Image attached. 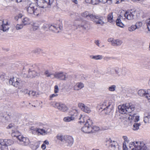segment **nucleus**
<instances>
[{"label": "nucleus", "mask_w": 150, "mask_h": 150, "mask_svg": "<svg viewBox=\"0 0 150 150\" xmlns=\"http://www.w3.org/2000/svg\"><path fill=\"white\" fill-rule=\"evenodd\" d=\"M13 125L14 124H10L8 126L7 128H11L13 126Z\"/></svg>", "instance_id": "nucleus-61"}, {"label": "nucleus", "mask_w": 150, "mask_h": 150, "mask_svg": "<svg viewBox=\"0 0 150 150\" xmlns=\"http://www.w3.org/2000/svg\"><path fill=\"white\" fill-rule=\"evenodd\" d=\"M123 139L124 140L125 142H128V138L127 137L124 136L123 137Z\"/></svg>", "instance_id": "nucleus-57"}, {"label": "nucleus", "mask_w": 150, "mask_h": 150, "mask_svg": "<svg viewBox=\"0 0 150 150\" xmlns=\"http://www.w3.org/2000/svg\"><path fill=\"white\" fill-rule=\"evenodd\" d=\"M11 135L12 137H16L17 139L18 136H21L20 135V133L18 131H14L13 130H12Z\"/></svg>", "instance_id": "nucleus-33"}, {"label": "nucleus", "mask_w": 150, "mask_h": 150, "mask_svg": "<svg viewBox=\"0 0 150 150\" xmlns=\"http://www.w3.org/2000/svg\"><path fill=\"white\" fill-rule=\"evenodd\" d=\"M58 95V94H57L56 93H55L54 94H52L50 96V100H52V98H54V97H57Z\"/></svg>", "instance_id": "nucleus-49"}, {"label": "nucleus", "mask_w": 150, "mask_h": 150, "mask_svg": "<svg viewBox=\"0 0 150 150\" xmlns=\"http://www.w3.org/2000/svg\"><path fill=\"white\" fill-rule=\"evenodd\" d=\"M0 142H2V144H3L5 149H6V148H7L8 146L11 145L13 143V141L10 139L8 140L6 139L4 140L3 139H0Z\"/></svg>", "instance_id": "nucleus-18"}, {"label": "nucleus", "mask_w": 150, "mask_h": 150, "mask_svg": "<svg viewBox=\"0 0 150 150\" xmlns=\"http://www.w3.org/2000/svg\"><path fill=\"white\" fill-rule=\"evenodd\" d=\"M117 112H113L111 115H109L110 117L111 118V120L112 121H114L117 120L118 117V115Z\"/></svg>", "instance_id": "nucleus-24"}, {"label": "nucleus", "mask_w": 150, "mask_h": 150, "mask_svg": "<svg viewBox=\"0 0 150 150\" xmlns=\"http://www.w3.org/2000/svg\"><path fill=\"white\" fill-rule=\"evenodd\" d=\"M52 28H53L55 30V32H58L59 31L57 32L56 31V30H57L58 29H60V27H59V25H51V26L49 27V29L50 30H53L52 29Z\"/></svg>", "instance_id": "nucleus-34"}, {"label": "nucleus", "mask_w": 150, "mask_h": 150, "mask_svg": "<svg viewBox=\"0 0 150 150\" xmlns=\"http://www.w3.org/2000/svg\"><path fill=\"white\" fill-rule=\"evenodd\" d=\"M128 119L129 120H132L135 122H138L139 120V117L134 114L133 115L129 114Z\"/></svg>", "instance_id": "nucleus-21"}, {"label": "nucleus", "mask_w": 150, "mask_h": 150, "mask_svg": "<svg viewBox=\"0 0 150 150\" xmlns=\"http://www.w3.org/2000/svg\"><path fill=\"white\" fill-rule=\"evenodd\" d=\"M57 137L58 139L61 142L67 143V146H70L73 143L74 139L71 136L58 135Z\"/></svg>", "instance_id": "nucleus-5"}, {"label": "nucleus", "mask_w": 150, "mask_h": 150, "mask_svg": "<svg viewBox=\"0 0 150 150\" xmlns=\"http://www.w3.org/2000/svg\"><path fill=\"white\" fill-rule=\"evenodd\" d=\"M148 93V91H144L143 90H139L138 91V94L141 96H144L146 97V95Z\"/></svg>", "instance_id": "nucleus-26"}, {"label": "nucleus", "mask_w": 150, "mask_h": 150, "mask_svg": "<svg viewBox=\"0 0 150 150\" xmlns=\"http://www.w3.org/2000/svg\"><path fill=\"white\" fill-rule=\"evenodd\" d=\"M100 108L103 109L102 111L106 115H111L113 111L112 103L108 101H105L101 105Z\"/></svg>", "instance_id": "nucleus-3"}, {"label": "nucleus", "mask_w": 150, "mask_h": 150, "mask_svg": "<svg viewBox=\"0 0 150 150\" xmlns=\"http://www.w3.org/2000/svg\"><path fill=\"white\" fill-rule=\"evenodd\" d=\"M2 143L1 142H0V150H5L4 149V146L3 144H2Z\"/></svg>", "instance_id": "nucleus-50"}, {"label": "nucleus", "mask_w": 150, "mask_h": 150, "mask_svg": "<svg viewBox=\"0 0 150 150\" xmlns=\"http://www.w3.org/2000/svg\"><path fill=\"white\" fill-rule=\"evenodd\" d=\"M91 20L95 22L96 24L103 25L104 23L103 21L104 17L96 15H91Z\"/></svg>", "instance_id": "nucleus-9"}, {"label": "nucleus", "mask_w": 150, "mask_h": 150, "mask_svg": "<svg viewBox=\"0 0 150 150\" xmlns=\"http://www.w3.org/2000/svg\"><path fill=\"white\" fill-rule=\"evenodd\" d=\"M119 112L122 114H129L134 111L135 106L131 103H127L118 106Z\"/></svg>", "instance_id": "nucleus-2"}, {"label": "nucleus", "mask_w": 150, "mask_h": 150, "mask_svg": "<svg viewBox=\"0 0 150 150\" xmlns=\"http://www.w3.org/2000/svg\"><path fill=\"white\" fill-rule=\"evenodd\" d=\"M39 1V5L37 6L35 3H31L28 5L27 8L28 13L38 16L41 12V8H50L52 3L53 0H36Z\"/></svg>", "instance_id": "nucleus-1"}, {"label": "nucleus", "mask_w": 150, "mask_h": 150, "mask_svg": "<svg viewBox=\"0 0 150 150\" xmlns=\"http://www.w3.org/2000/svg\"><path fill=\"white\" fill-rule=\"evenodd\" d=\"M42 51H43L42 50L40 49H38L34 50V52L35 53L39 54L41 52H42Z\"/></svg>", "instance_id": "nucleus-45"}, {"label": "nucleus", "mask_w": 150, "mask_h": 150, "mask_svg": "<svg viewBox=\"0 0 150 150\" xmlns=\"http://www.w3.org/2000/svg\"><path fill=\"white\" fill-rule=\"evenodd\" d=\"M5 74H3L2 75H0V78L2 80L4 79L5 78Z\"/></svg>", "instance_id": "nucleus-56"}, {"label": "nucleus", "mask_w": 150, "mask_h": 150, "mask_svg": "<svg viewBox=\"0 0 150 150\" xmlns=\"http://www.w3.org/2000/svg\"><path fill=\"white\" fill-rule=\"evenodd\" d=\"M78 21L75 22L74 26L76 27V28H82L83 30H88L89 28V25L88 23L85 21H82L81 23H80Z\"/></svg>", "instance_id": "nucleus-10"}, {"label": "nucleus", "mask_w": 150, "mask_h": 150, "mask_svg": "<svg viewBox=\"0 0 150 150\" xmlns=\"http://www.w3.org/2000/svg\"><path fill=\"white\" fill-rule=\"evenodd\" d=\"M53 104L54 105L53 107L57 108L63 112H66L68 110V108L64 104L55 102H54Z\"/></svg>", "instance_id": "nucleus-12"}, {"label": "nucleus", "mask_w": 150, "mask_h": 150, "mask_svg": "<svg viewBox=\"0 0 150 150\" xmlns=\"http://www.w3.org/2000/svg\"><path fill=\"white\" fill-rule=\"evenodd\" d=\"M9 82L10 84L19 88L23 86L24 82L20 78L13 77L9 79Z\"/></svg>", "instance_id": "nucleus-7"}, {"label": "nucleus", "mask_w": 150, "mask_h": 150, "mask_svg": "<svg viewBox=\"0 0 150 150\" xmlns=\"http://www.w3.org/2000/svg\"><path fill=\"white\" fill-rule=\"evenodd\" d=\"M115 72L117 76H125L126 73V71L125 69L124 68H122L121 69V72H120L119 71L118 68H116L114 69Z\"/></svg>", "instance_id": "nucleus-16"}, {"label": "nucleus", "mask_w": 150, "mask_h": 150, "mask_svg": "<svg viewBox=\"0 0 150 150\" xmlns=\"http://www.w3.org/2000/svg\"><path fill=\"white\" fill-rule=\"evenodd\" d=\"M67 85L69 86V87H70V89H71L72 88L71 83H68Z\"/></svg>", "instance_id": "nucleus-62"}, {"label": "nucleus", "mask_w": 150, "mask_h": 150, "mask_svg": "<svg viewBox=\"0 0 150 150\" xmlns=\"http://www.w3.org/2000/svg\"><path fill=\"white\" fill-rule=\"evenodd\" d=\"M67 77V75L63 72H56L55 74H54L52 79L56 78L61 80H65Z\"/></svg>", "instance_id": "nucleus-11"}, {"label": "nucleus", "mask_w": 150, "mask_h": 150, "mask_svg": "<svg viewBox=\"0 0 150 150\" xmlns=\"http://www.w3.org/2000/svg\"><path fill=\"white\" fill-rule=\"evenodd\" d=\"M93 122L89 119L86 120V124L81 128V130L84 133H90L92 131L93 127L92 126Z\"/></svg>", "instance_id": "nucleus-8"}, {"label": "nucleus", "mask_w": 150, "mask_h": 150, "mask_svg": "<svg viewBox=\"0 0 150 150\" xmlns=\"http://www.w3.org/2000/svg\"><path fill=\"white\" fill-rule=\"evenodd\" d=\"M141 125L140 123H135L133 125V129L134 130H137L139 129V126Z\"/></svg>", "instance_id": "nucleus-36"}, {"label": "nucleus", "mask_w": 150, "mask_h": 150, "mask_svg": "<svg viewBox=\"0 0 150 150\" xmlns=\"http://www.w3.org/2000/svg\"><path fill=\"white\" fill-rule=\"evenodd\" d=\"M18 139L21 142V143L24 145L27 146L30 143L28 138L23 137V136H18Z\"/></svg>", "instance_id": "nucleus-15"}, {"label": "nucleus", "mask_w": 150, "mask_h": 150, "mask_svg": "<svg viewBox=\"0 0 150 150\" xmlns=\"http://www.w3.org/2000/svg\"><path fill=\"white\" fill-rule=\"evenodd\" d=\"M110 148L111 150H119V146L116 142L115 141H111Z\"/></svg>", "instance_id": "nucleus-19"}, {"label": "nucleus", "mask_w": 150, "mask_h": 150, "mask_svg": "<svg viewBox=\"0 0 150 150\" xmlns=\"http://www.w3.org/2000/svg\"><path fill=\"white\" fill-rule=\"evenodd\" d=\"M37 131L38 133L42 135L47 134L50 132V131L47 132L44 129H40L39 128H37Z\"/></svg>", "instance_id": "nucleus-23"}, {"label": "nucleus", "mask_w": 150, "mask_h": 150, "mask_svg": "<svg viewBox=\"0 0 150 150\" xmlns=\"http://www.w3.org/2000/svg\"><path fill=\"white\" fill-rule=\"evenodd\" d=\"M144 121L145 123H150V115L148 114L146 115H145L144 117Z\"/></svg>", "instance_id": "nucleus-27"}, {"label": "nucleus", "mask_w": 150, "mask_h": 150, "mask_svg": "<svg viewBox=\"0 0 150 150\" xmlns=\"http://www.w3.org/2000/svg\"><path fill=\"white\" fill-rule=\"evenodd\" d=\"M78 106L82 111L85 113H89L91 111L90 108L88 106L82 103H79Z\"/></svg>", "instance_id": "nucleus-13"}, {"label": "nucleus", "mask_w": 150, "mask_h": 150, "mask_svg": "<svg viewBox=\"0 0 150 150\" xmlns=\"http://www.w3.org/2000/svg\"><path fill=\"white\" fill-rule=\"evenodd\" d=\"M8 26L7 22H6V23H4L3 21L0 20V30H2L3 31H6L9 28Z\"/></svg>", "instance_id": "nucleus-17"}, {"label": "nucleus", "mask_w": 150, "mask_h": 150, "mask_svg": "<svg viewBox=\"0 0 150 150\" xmlns=\"http://www.w3.org/2000/svg\"><path fill=\"white\" fill-rule=\"evenodd\" d=\"M30 19L27 17L24 18L22 21L23 24L24 25L30 24Z\"/></svg>", "instance_id": "nucleus-28"}, {"label": "nucleus", "mask_w": 150, "mask_h": 150, "mask_svg": "<svg viewBox=\"0 0 150 150\" xmlns=\"http://www.w3.org/2000/svg\"><path fill=\"white\" fill-rule=\"evenodd\" d=\"M116 86L115 85H112L109 87L108 90L110 91H114L115 90Z\"/></svg>", "instance_id": "nucleus-41"}, {"label": "nucleus", "mask_w": 150, "mask_h": 150, "mask_svg": "<svg viewBox=\"0 0 150 150\" xmlns=\"http://www.w3.org/2000/svg\"><path fill=\"white\" fill-rule=\"evenodd\" d=\"M115 41H116V40H113L112 43H111V44L112 45L114 46H116V42Z\"/></svg>", "instance_id": "nucleus-54"}, {"label": "nucleus", "mask_w": 150, "mask_h": 150, "mask_svg": "<svg viewBox=\"0 0 150 150\" xmlns=\"http://www.w3.org/2000/svg\"><path fill=\"white\" fill-rule=\"evenodd\" d=\"M146 95V98L148 99L149 101L150 102V96H148V95H149V93H148Z\"/></svg>", "instance_id": "nucleus-60"}, {"label": "nucleus", "mask_w": 150, "mask_h": 150, "mask_svg": "<svg viewBox=\"0 0 150 150\" xmlns=\"http://www.w3.org/2000/svg\"><path fill=\"white\" fill-rule=\"evenodd\" d=\"M108 73L112 75L114 74V72L113 69L109 67L108 68Z\"/></svg>", "instance_id": "nucleus-43"}, {"label": "nucleus", "mask_w": 150, "mask_h": 150, "mask_svg": "<svg viewBox=\"0 0 150 150\" xmlns=\"http://www.w3.org/2000/svg\"><path fill=\"white\" fill-rule=\"evenodd\" d=\"M115 41L116 42V46L121 45L122 43V40L118 39L116 40V41Z\"/></svg>", "instance_id": "nucleus-46"}, {"label": "nucleus", "mask_w": 150, "mask_h": 150, "mask_svg": "<svg viewBox=\"0 0 150 150\" xmlns=\"http://www.w3.org/2000/svg\"><path fill=\"white\" fill-rule=\"evenodd\" d=\"M28 95L30 96L37 97L38 95V92H35L33 91H29L28 93Z\"/></svg>", "instance_id": "nucleus-29"}, {"label": "nucleus", "mask_w": 150, "mask_h": 150, "mask_svg": "<svg viewBox=\"0 0 150 150\" xmlns=\"http://www.w3.org/2000/svg\"><path fill=\"white\" fill-rule=\"evenodd\" d=\"M39 28V26L38 25L35 23L34 24L33 26V30H35L38 29Z\"/></svg>", "instance_id": "nucleus-47"}, {"label": "nucleus", "mask_w": 150, "mask_h": 150, "mask_svg": "<svg viewBox=\"0 0 150 150\" xmlns=\"http://www.w3.org/2000/svg\"><path fill=\"white\" fill-rule=\"evenodd\" d=\"M85 117L84 116H83V115L81 114L78 117L79 120H80L79 122L80 123H83L85 122Z\"/></svg>", "instance_id": "nucleus-37"}, {"label": "nucleus", "mask_w": 150, "mask_h": 150, "mask_svg": "<svg viewBox=\"0 0 150 150\" xmlns=\"http://www.w3.org/2000/svg\"><path fill=\"white\" fill-rule=\"evenodd\" d=\"M49 25L46 24H45L43 26V28L45 29H47L48 28H49Z\"/></svg>", "instance_id": "nucleus-55"}, {"label": "nucleus", "mask_w": 150, "mask_h": 150, "mask_svg": "<svg viewBox=\"0 0 150 150\" xmlns=\"http://www.w3.org/2000/svg\"><path fill=\"white\" fill-rule=\"evenodd\" d=\"M81 15L83 17L87 18L88 19H91V18L90 16L91 15H93L92 14H89L88 12L86 11L82 13H81Z\"/></svg>", "instance_id": "nucleus-25"}, {"label": "nucleus", "mask_w": 150, "mask_h": 150, "mask_svg": "<svg viewBox=\"0 0 150 150\" xmlns=\"http://www.w3.org/2000/svg\"><path fill=\"white\" fill-rule=\"evenodd\" d=\"M146 25L148 31H150V18L146 20Z\"/></svg>", "instance_id": "nucleus-40"}, {"label": "nucleus", "mask_w": 150, "mask_h": 150, "mask_svg": "<svg viewBox=\"0 0 150 150\" xmlns=\"http://www.w3.org/2000/svg\"><path fill=\"white\" fill-rule=\"evenodd\" d=\"M136 29L135 25H132L130 27H128V30L131 32L135 30Z\"/></svg>", "instance_id": "nucleus-39"}, {"label": "nucleus", "mask_w": 150, "mask_h": 150, "mask_svg": "<svg viewBox=\"0 0 150 150\" xmlns=\"http://www.w3.org/2000/svg\"><path fill=\"white\" fill-rule=\"evenodd\" d=\"M44 74L47 77H50L52 78V77L53 76L54 74L52 73L48 70H46L44 72Z\"/></svg>", "instance_id": "nucleus-31"}, {"label": "nucleus", "mask_w": 150, "mask_h": 150, "mask_svg": "<svg viewBox=\"0 0 150 150\" xmlns=\"http://www.w3.org/2000/svg\"><path fill=\"white\" fill-rule=\"evenodd\" d=\"M59 88L58 86L57 85H55L54 86V92L55 93H57L58 92Z\"/></svg>", "instance_id": "nucleus-51"}, {"label": "nucleus", "mask_w": 150, "mask_h": 150, "mask_svg": "<svg viewBox=\"0 0 150 150\" xmlns=\"http://www.w3.org/2000/svg\"><path fill=\"white\" fill-rule=\"evenodd\" d=\"M70 116L65 117L64 118V121L66 122H69L73 121L75 119L78 118L79 115L78 110L76 109H71L69 111Z\"/></svg>", "instance_id": "nucleus-6"}, {"label": "nucleus", "mask_w": 150, "mask_h": 150, "mask_svg": "<svg viewBox=\"0 0 150 150\" xmlns=\"http://www.w3.org/2000/svg\"><path fill=\"white\" fill-rule=\"evenodd\" d=\"M123 150H128V148L126 146L125 142H123Z\"/></svg>", "instance_id": "nucleus-53"}, {"label": "nucleus", "mask_w": 150, "mask_h": 150, "mask_svg": "<svg viewBox=\"0 0 150 150\" xmlns=\"http://www.w3.org/2000/svg\"><path fill=\"white\" fill-rule=\"evenodd\" d=\"M137 29H138L141 28L142 25V23L141 22H138L136 23L135 25Z\"/></svg>", "instance_id": "nucleus-42"}, {"label": "nucleus", "mask_w": 150, "mask_h": 150, "mask_svg": "<svg viewBox=\"0 0 150 150\" xmlns=\"http://www.w3.org/2000/svg\"><path fill=\"white\" fill-rule=\"evenodd\" d=\"M113 39L112 38H110L108 39V42H111L112 43Z\"/></svg>", "instance_id": "nucleus-63"}, {"label": "nucleus", "mask_w": 150, "mask_h": 150, "mask_svg": "<svg viewBox=\"0 0 150 150\" xmlns=\"http://www.w3.org/2000/svg\"><path fill=\"white\" fill-rule=\"evenodd\" d=\"M108 1H111L112 0H99L100 2H102L103 3L106 2Z\"/></svg>", "instance_id": "nucleus-59"}, {"label": "nucleus", "mask_w": 150, "mask_h": 150, "mask_svg": "<svg viewBox=\"0 0 150 150\" xmlns=\"http://www.w3.org/2000/svg\"><path fill=\"white\" fill-rule=\"evenodd\" d=\"M37 128H34V127H31L30 128V132L31 133H32L33 134H35L36 133H37Z\"/></svg>", "instance_id": "nucleus-38"}, {"label": "nucleus", "mask_w": 150, "mask_h": 150, "mask_svg": "<svg viewBox=\"0 0 150 150\" xmlns=\"http://www.w3.org/2000/svg\"><path fill=\"white\" fill-rule=\"evenodd\" d=\"M84 87L83 84L81 82H79L75 85L74 89L75 90H79Z\"/></svg>", "instance_id": "nucleus-22"}, {"label": "nucleus", "mask_w": 150, "mask_h": 150, "mask_svg": "<svg viewBox=\"0 0 150 150\" xmlns=\"http://www.w3.org/2000/svg\"><path fill=\"white\" fill-rule=\"evenodd\" d=\"M99 40H97L96 41H95V43L96 44L98 45V46H99L100 43H99Z\"/></svg>", "instance_id": "nucleus-58"}, {"label": "nucleus", "mask_w": 150, "mask_h": 150, "mask_svg": "<svg viewBox=\"0 0 150 150\" xmlns=\"http://www.w3.org/2000/svg\"><path fill=\"white\" fill-rule=\"evenodd\" d=\"M99 0H91V2L92 4L95 5L98 4Z\"/></svg>", "instance_id": "nucleus-48"}, {"label": "nucleus", "mask_w": 150, "mask_h": 150, "mask_svg": "<svg viewBox=\"0 0 150 150\" xmlns=\"http://www.w3.org/2000/svg\"><path fill=\"white\" fill-rule=\"evenodd\" d=\"M90 57L92 59H94L96 60H100L103 59V57L101 55H97L95 56H91Z\"/></svg>", "instance_id": "nucleus-32"}, {"label": "nucleus", "mask_w": 150, "mask_h": 150, "mask_svg": "<svg viewBox=\"0 0 150 150\" xmlns=\"http://www.w3.org/2000/svg\"><path fill=\"white\" fill-rule=\"evenodd\" d=\"M23 27V25L22 24H17L16 26L17 30H20L22 29Z\"/></svg>", "instance_id": "nucleus-44"}, {"label": "nucleus", "mask_w": 150, "mask_h": 150, "mask_svg": "<svg viewBox=\"0 0 150 150\" xmlns=\"http://www.w3.org/2000/svg\"><path fill=\"white\" fill-rule=\"evenodd\" d=\"M136 15L135 11L131 10L130 11H126L125 14L124 16L127 19L131 20L134 18V17Z\"/></svg>", "instance_id": "nucleus-14"}, {"label": "nucleus", "mask_w": 150, "mask_h": 150, "mask_svg": "<svg viewBox=\"0 0 150 150\" xmlns=\"http://www.w3.org/2000/svg\"><path fill=\"white\" fill-rule=\"evenodd\" d=\"M39 74L36 72L35 71H31L30 69L28 72L27 77L28 78H33L39 76Z\"/></svg>", "instance_id": "nucleus-20"}, {"label": "nucleus", "mask_w": 150, "mask_h": 150, "mask_svg": "<svg viewBox=\"0 0 150 150\" xmlns=\"http://www.w3.org/2000/svg\"><path fill=\"white\" fill-rule=\"evenodd\" d=\"M107 19L108 21L110 23H111L113 22V13L111 12L108 15Z\"/></svg>", "instance_id": "nucleus-30"}, {"label": "nucleus", "mask_w": 150, "mask_h": 150, "mask_svg": "<svg viewBox=\"0 0 150 150\" xmlns=\"http://www.w3.org/2000/svg\"><path fill=\"white\" fill-rule=\"evenodd\" d=\"M116 24L118 26L120 27H123L124 25L122 22L120 18H117L116 21Z\"/></svg>", "instance_id": "nucleus-35"}, {"label": "nucleus", "mask_w": 150, "mask_h": 150, "mask_svg": "<svg viewBox=\"0 0 150 150\" xmlns=\"http://www.w3.org/2000/svg\"><path fill=\"white\" fill-rule=\"evenodd\" d=\"M42 148L43 149H45L46 148L45 145L44 144H43L41 146Z\"/></svg>", "instance_id": "nucleus-64"}, {"label": "nucleus", "mask_w": 150, "mask_h": 150, "mask_svg": "<svg viewBox=\"0 0 150 150\" xmlns=\"http://www.w3.org/2000/svg\"><path fill=\"white\" fill-rule=\"evenodd\" d=\"M22 93H23L26 94H28V93L29 91L27 89H24L23 90H22L21 91Z\"/></svg>", "instance_id": "nucleus-52"}, {"label": "nucleus", "mask_w": 150, "mask_h": 150, "mask_svg": "<svg viewBox=\"0 0 150 150\" xmlns=\"http://www.w3.org/2000/svg\"><path fill=\"white\" fill-rule=\"evenodd\" d=\"M129 147L131 150H146L145 145L140 142H131L129 144Z\"/></svg>", "instance_id": "nucleus-4"}]
</instances>
